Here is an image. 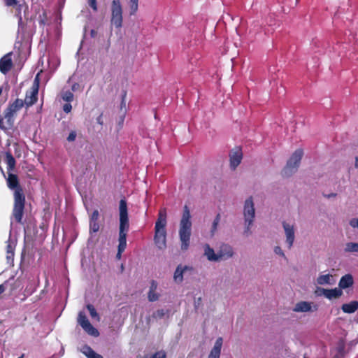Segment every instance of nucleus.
Returning a JSON list of instances; mask_svg holds the SVG:
<instances>
[{"instance_id":"nucleus-1","label":"nucleus","mask_w":358,"mask_h":358,"mask_svg":"<svg viewBox=\"0 0 358 358\" xmlns=\"http://www.w3.org/2000/svg\"><path fill=\"white\" fill-rule=\"evenodd\" d=\"M7 185L10 189H14L13 216L17 222H20L23 215L25 197L19 185L18 178L15 174L8 173Z\"/></svg>"},{"instance_id":"nucleus-2","label":"nucleus","mask_w":358,"mask_h":358,"mask_svg":"<svg viewBox=\"0 0 358 358\" xmlns=\"http://www.w3.org/2000/svg\"><path fill=\"white\" fill-rule=\"evenodd\" d=\"M192 221L190 211L187 206H185L183 213L180 221L179 238L181 242V250L186 251L189 246L190 237L192 234Z\"/></svg>"},{"instance_id":"nucleus-3","label":"nucleus","mask_w":358,"mask_h":358,"mask_svg":"<svg viewBox=\"0 0 358 358\" xmlns=\"http://www.w3.org/2000/svg\"><path fill=\"white\" fill-rule=\"evenodd\" d=\"M119 213L120 228L117 250L120 252H124L127 247V234L129 227L127 205L125 199H121L120 201Z\"/></svg>"},{"instance_id":"nucleus-4","label":"nucleus","mask_w":358,"mask_h":358,"mask_svg":"<svg viewBox=\"0 0 358 358\" xmlns=\"http://www.w3.org/2000/svg\"><path fill=\"white\" fill-rule=\"evenodd\" d=\"M110 23L112 26L120 29L122 26V6L120 0H113L110 6Z\"/></svg>"},{"instance_id":"nucleus-5","label":"nucleus","mask_w":358,"mask_h":358,"mask_svg":"<svg viewBox=\"0 0 358 358\" xmlns=\"http://www.w3.org/2000/svg\"><path fill=\"white\" fill-rule=\"evenodd\" d=\"M243 215L245 225V234L249 235L250 234V226L253 222L255 215L254 203L252 197L247 199L245 201Z\"/></svg>"},{"instance_id":"nucleus-6","label":"nucleus","mask_w":358,"mask_h":358,"mask_svg":"<svg viewBox=\"0 0 358 358\" xmlns=\"http://www.w3.org/2000/svg\"><path fill=\"white\" fill-rule=\"evenodd\" d=\"M303 156V151L301 149L296 150L288 160L287 165L283 169V175L289 176L294 173L300 164Z\"/></svg>"},{"instance_id":"nucleus-7","label":"nucleus","mask_w":358,"mask_h":358,"mask_svg":"<svg viewBox=\"0 0 358 358\" xmlns=\"http://www.w3.org/2000/svg\"><path fill=\"white\" fill-rule=\"evenodd\" d=\"M166 209L160 210L158 219L155 227V236H166Z\"/></svg>"},{"instance_id":"nucleus-8","label":"nucleus","mask_w":358,"mask_h":358,"mask_svg":"<svg viewBox=\"0 0 358 358\" xmlns=\"http://www.w3.org/2000/svg\"><path fill=\"white\" fill-rule=\"evenodd\" d=\"M78 323L89 335L95 337L99 335L98 330L91 324L85 313L83 311H80L78 313Z\"/></svg>"},{"instance_id":"nucleus-9","label":"nucleus","mask_w":358,"mask_h":358,"mask_svg":"<svg viewBox=\"0 0 358 358\" xmlns=\"http://www.w3.org/2000/svg\"><path fill=\"white\" fill-rule=\"evenodd\" d=\"M282 225L285 231V243L287 248L290 249L293 246L295 240V225L294 223L286 221L282 222Z\"/></svg>"},{"instance_id":"nucleus-10","label":"nucleus","mask_w":358,"mask_h":358,"mask_svg":"<svg viewBox=\"0 0 358 358\" xmlns=\"http://www.w3.org/2000/svg\"><path fill=\"white\" fill-rule=\"evenodd\" d=\"M23 106V100L17 99L6 108L4 113V118L8 119V122L6 127L10 125L11 119H13L15 113L20 110Z\"/></svg>"},{"instance_id":"nucleus-11","label":"nucleus","mask_w":358,"mask_h":358,"mask_svg":"<svg viewBox=\"0 0 358 358\" xmlns=\"http://www.w3.org/2000/svg\"><path fill=\"white\" fill-rule=\"evenodd\" d=\"M316 294L318 296L323 295L324 297L329 300L339 298L343 294V291L340 288L334 289H324L317 288Z\"/></svg>"},{"instance_id":"nucleus-12","label":"nucleus","mask_w":358,"mask_h":358,"mask_svg":"<svg viewBox=\"0 0 358 358\" xmlns=\"http://www.w3.org/2000/svg\"><path fill=\"white\" fill-rule=\"evenodd\" d=\"M220 262L232 258L234 255V250L232 246L227 243H222L218 249Z\"/></svg>"},{"instance_id":"nucleus-13","label":"nucleus","mask_w":358,"mask_h":358,"mask_svg":"<svg viewBox=\"0 0 358 358\" xmlns=\"http://www.w3.org/2000/svg\"><path fill=\"white\" fill-rule=\"evenodd\" d=\"M243 152L240 148L233 149L229 153L230 167L235 169L241 162Z\"/></svg>"},{"instance_id":"nucleus-14","label":"nucleus","mask_w":358,"mask_h":358,"mask_svg":"<svg viewBox=\"0 0 358 358\" xmlns=\"http://www.w3.org/2000/svg\"><path fill=\"white\" fill-rule=\"evenodd\" d=\"M317 309V306L313 305L312 302L300 301L294 306L293 310L296 313H307L315 311Z\"/></svg>"},{"instance_id":"nucleus-15","label":"nucleus","mask_w":358,"mask_h":358,"mask_svg":"<svg viewBox=\"0 0 358 358\" xmlns=\"http://www.w3.org/2000/svg\"><path fill=\"white\" fill-rule=\"evenodd\" d=\"M38 92V84L35 83L31 90L29 92H27L26 94V97L24 99V104H26L27 106H31L34 103H35L37 101V95Z\"/></svg>"},{"instance_id":"nucleus-16","label":"nucleus","mask_w":358,"mask_h":358,"mask_svg":"<svg viewBox=\"0 0 358 358\" xmlns=\"http://www.w3.org/2000/svg\"><path fill=\"white\" fill-rule=\"evenodd\" d=\"M13 66V62L11 59V53L5 55L0 59V71L6 74L11 69Z\"/></svg>"},{"instance_id":"nucleus-17","label":"nucleus","mask_w":358,"mask_h":358,"mask_svg":"<svg viewBox=\"0 0 358 358\" xmlns=\"http://www.w3.org/2000/svg\"><path fill=\"white\" fill-rule=\"evenodd\" d=\"M203 255L209 262H220L218 252H215L214 249L208 244L203 245Z\"/></svg>"},{"instance_id":"nucleus-18","label":"nucleus","mask_w":358,"mask_h":358,"mask_svg":"<svg viewBox=\"0 0 358 358\" xmlns=\"http://www.w3.org/2000/svg\"><path fill=\"white\" fill-rule=\"evenodd\" d=\"M336 280L331 274H320L316 279V284L319 285H332L335 284Z\"/></svg>"},{"instance_id":"nucleus-19","label":"nucleus","mask_w":358,"mask_h":358,"mask_svg":"<svg viewBox=\"0 0 358 358\" xmlns=\"http://www.w3.org/2000/svg\"><path fill=\"white\" fill-rule=\"evenodd\" d=\"M16 245V241L11 238L10 235L9 239L7 241L6 246V259L8 263H10L13 261L14 257V250Z\"/></svg>"},{"instance_id":"nucleus-20","label":"nucleus","mask_w":358,"mask_h":358,"mask_svg":"<svg viewBox=\"0 0 358 358\" xmlns=\"http://www.w3.org/2000/svg\"><path fill=\"white\" fill-rule=\"evenodd\" d=\"M157 282L155 280H152L148 294V299L149 301L154 302L159 299L160 294L157 292Z\"/></svg>"},{"instance_id":"nucleus-21","label":"nucleus","mask_w":358,"mask_h":358,"mask_svg":"<svg viewBox=\"0 0 358 358\" xmlns=\"http://www.w3.org/2000/svg\"><path fill=\"white\" fill-rule=\"evenodd\" d=\"M222 338H218L214 345V347L210 351L208 358H220L221 348L222 346Z\"/></svg>"},{"instance_id":"nucleus-22","label":"nucleus","mask_w":358,"mask_h":358,"mask_svg":"<svg viewBox=\"0 0 358 358\" xmlns=\"http://www.w3.org/2000/svg\"><path fill=\"white\" fill-rule=\"evenodd\" d=\"M341 309L345 313H354L358 309V301H352L350 303H344L342 305Z\"/></svg>"},{"instance_id":"nucleus-23","label":"nucleus","mask_w":358,"mask_h":358,"mask_svg":"<svg viewBox=\"0 0 358 358\" xmlns=\"http://www.w3.org/2000/svg\"><path fill=\"white\" fill-rule=\"evenodd\" d=\"M188 269V266L178 265L174 272L173 279L175 282L180 283L183 280V273Z\"/></svg>"},{"instance_id":"nucleus-24","label":"nucleus","mask_w":358,"mask_h":358,"mask_svg":"<svg viewBox=\"0 0 358 358\" xmlns=\"http://www.w3.org/2000/svg\"><path fill=\"white\" fill-rule=\"evenodd\" d=\"M353 284V278L350 274H347L343 276L339 281V288L346 289L352 286Z\"/></svg>"},{"instance_id":"nucleus-25","label":"nucleus","mask_w":358,"mask_h":358,"mask_svg":"<svg viewBox=\"0 0 358 358\" xmlns=\"http://www.w3.org/2000/svg\"><path fill=\"white\" fill-rule=\"evenodd\" d=\"M4 5L7 7H12L16 8L18 14L20 15L21 10L22 8V0H3Z\"/></svg>"},{"instance_id":"nucleus-26","label":"nucleus","mask_w":358,"mask_h":358,"mask_svg":"<svg viewBox=\"0 0 358 358\" xmlns=\"http://www.w3.org/2000/svg\"><path fill=\"white\" fill-rule=\"evenodd\" d=\"M344 252L346 253H358V243H347L345 245Z\"/></svg>"},{"instance_id":"nucleus-27","label":"nucleus","mask_w":358,"mask_h":358,"mask_svg":"<svg viewBox=\"0 0 358 358\" xmlns=\"http://www.w3.org/2000/svg\"><path fill=\"white\" fill-rule=\"evenodd\" d=\"M6 162L8 166V171H11L14 169L15 166V159L13 157L10 152H7L6 153Z\"/></svg>"},{"instance_id":"nucleus-28","label":"nucleus","mask_w":358,"mask_h":358,"mask_svg":"<svg viewBox=\"0 0 358 358\" xmlns=\"http://www.w3.org/2000/svg\"><path fill=\"white\" fill-rule=\"evenodd\" d=\"M155 243L159 249H164L166 245V236H155Z\"/></svg>"},{"instance_id":"nucleus-29","label":"nucleus","mask_w":358,"mask_h":358,"mask_svg":"<svg viewBox=\"0 0 358 358\" xmlns=\"http://www.w3.org/2000/svg\"><path fill=\"white\" fill-rule=\"evenodd\" d=\"M127 3L129 8V14L134 15L138 8V0H127Z\"/></svg>"},{"instance_id":"nucleus-30","label":"nucleus","mask_w":358,"mask_h":358,"mask_svg":"<svg viewBox=\"0 0 358 358\" xmlns=\"http://www.w3.org/2000/svg\"><path fill=\"white\" fill-rule=\"evenodd\" d=\"M59 60L56 57H52L48 59V66L50 71H55L59 65Z\"/></svg>"},{"instance_id":"nucleus-31","label":"nucleus","mask_w":358,"mask_h":358,"mask_svg":"<svg viewBox=\"0 0 358 358\" xmlns=\"http://www.w3.org/2000/svg\"><path fill=\"white\" fill-rule=\"evenodd\" d=\"M8 119L1 118L0 119V129L3 131H7L13 127L14 123V119H11L10 125L9 127H6L8 124Z\"/></svg>"},{"instance_id":"nucleus-32","label":"nucleus","mask_w":358,"mask_h":358,"mask_svg":"<svg viewBox=\"0 0 358 358\" xmlns=\"http://www.w3.org/2000/svg\"><path fill=\"white\" fill-rule=\"evenodd\" d=\"M87 308L89 310L92 318H94V319L96 320L97 321H99L100 318H99V314L97 313L94 307L91 304H88L87 306Z\"/></svg>"},{"instance_id":"nucleus-33","label":"nucleus","mask_w":358,"mask_h":358,"mask_svg":"<svg viewBox=\"0 0 358 358\" xmlns=\"http://www.w3.org/2000/svg\"><path fill=\"white\" fill-rule=\"evenodd\" d=\"M62 98L64 101L66 102H71L73 99V94L69 90L64 91L62 92Z\"/></svg>"},{"instance_id":"nucleus-34","label":"nucleus","mask_w":358,"mask_h":358,"mask_svg":"<svg viewBox=\"0 0 358 358\" xmlns=\"http://www.w3.org/2000/svg\"><path fill=\"white\" fill-rule=\"evenodd\" d=\"M220 221V215L217 214L215 218L213 220L211 229V234L213 235L217 230V226Z\"/></svg>"},{"instance_id":"nucleus-35","label":"nucleus","mask_w":358,"mask_h":358,"mask_svg":"<svg viewBox=\"0 0 358 358\" xmlns=\"http://www.w3.org/2000/svg\"><path fill=\"white\" fill-rule=\"evenodd\" d=\"M99 229V224L98 221H90V232L96 233Z\"/></svg>"},{"instance_id":"nucleus-36","label":"nucleus","mask_w":358,"mask_h":358,"mask_svg":"<svg viewBox=\"0 0 358 358\" xmlns=\"http://www.w3.org/2000/svg\"><path fill=\"white\" fill-rule=\"evenodd\" d=\"M144 358H166V353L164 351H159L150 357L145 356Z\"/></svg>"},{"instance_id":"nucleus-37","label":"nucleus","mask_w":358,"mask_h":358,"mask_svg":"<svg viewBox=\"0 0 358 358\" xmlns=\"http://www.w3.org/2000/svg\"><path fill=\"white\" fill-rule=\"evenodd\" d=\"M46 21H47L46 13L44 10H43L42 14L39 15L38 22L41 25L43 26L45 24Z\"/></svg>"},{"instance_id":"nucleus-38","label":"nucleus","mask_w":358,"mask_h":358,"mask_svg":"<svg viewBox=\"0 0 358 358\" xmlns=\"http://www.w3.org/2000/svg\"><path fill=\"white\" fill-rule=\"evenodd\" d=\"M166 313V312L164 309L157 310L156 312L153 313V317L162 318L165 315Z\"/></svg>"},{"instance_id":"nucleus-39","label":"nucleus","mask_w":358,"mask_h":358,"mask_svg":"<svg viewBox=\"0 0 358 358\" xmlns=\"http://www.w3.org/2000/svg\"><path fill=\"white\" fill-rule=\"evenodd\" d=\"M273 251L275 254L283 257L284 259H286V256L280 246H275L273 249Z\"/></svg>"},{"instance_id":"nucleus-40","label":"nucleus","mask_w":358,"mask_h":358,"mask_svg":"<svg viewBox=\"0 0 358 358\" xmlns=\"http://www.w3.org/2000/svg\"><path fill=\"white\" fill-rule=\"evenodd\" d=\"M92 351L93 350L88 345H84L81 348V352L86 356H88L90 353L92 354Z\"/></svg>"},{"instance_id":"nucleus-41","label":"nucleus","mask_w":358,"mask_h":358,"mask_svg":"<svg viewBox=\"0 0 358 358\" xmlns=\"http://www.w3.org/2000/svg\"><path fill=\"white\" fill-rule=\"evenodd\" d=\"M71 109H72V106L71 104L70 103V102H67L66 103H65L64 106H63V110L66 113H69L71 111Z\"/></svg>"},{"instance_id":"nucleus-42","label":"nucleus","mask_w":358,"mask_h":358,"mask_svg":"<svg viewBox=\"0 0 358 358\" xmlns=\"http://www.w3.org/2000/svg\"><path fill=\"white\" fill-rule=\"evenodd\" d=\"M99 216V211L97 210H94V212L92 213V214L91 215L90 221H98Z\"/></svg>"},{"instance_id":"nucleus-43","label":"nucleus","mask_w":358,"mask_h":358,"mask_svg":"<svg viewBox=\"0 0 358 358\" xmlns=\"http://www.w3.org/2000/svg\"><path fill=\"white\" fill-rule=\"evenodd\" d=\"M76 132L75 131H72L69 136L67 137V141L69 142H73L76 140Z\"/></svg>"},{"instance_id":"nucleus-44","label":"nucleus","mask_w":358,"mask_h":358,"mask_svg":"<svg viewBox=\"0 0 358 358\" xmlns=\"http://www.w3.org/2000/svg\"><path fill=\"white\" fill-rule=\"evenodd\" d=\"M88 4L94 11L97 10V5L96 0H88Z\"/></svg>"},{"instance_id":"nucleus-45","label":"nucleus","mask_w":358,"mask_h":358,"mask_svg":"<svg viewBox=\"0 0 358 358\" xmlns=\"http://www.w3.org/2000/svg\"><path fill=\"white\" fill-rule=\"evenodd\" d=\"M350 225L352 228H357L358 229V219L357 218H353L350 221Z\"/></svg>"},{"instance_id":"nucleus-46","label":"nucleus","mask_w":358,"mask_h":358,"mask_svg":"<svg viewBox=\"0 0 358 358\" xmlns=\"http://www.w3.org/2000/svg\"><path fill=\"white\" fill-rule=\"evenodd\" d=\"M64 354V349L63 347H62L59 352L58 354L53 355L50 358H60L62 357Z\"/></svg>"},{"instance_id":"nucleus-47","label":"nucleus","mask_w":358,"mask_h":358,"mask_svg":"<svg viewBox=\"0 0 358 358\" xmlns=\"http://www.w3.org/2000/svg\"><path fill=\"white\" fill-rule=\"evenodd\" d=\"M64 354V349L63 347H62L59 352L58 354L53 355L50 358H60L62 357Z\"/></svg>"},{"instance_id":"nucleus-48","label":"nucleus","mask_w":358,"mask_h":358,"mask_svg":"<svg viewBox=\"0 0 358 358\" xmlns=\"http://www.w3.org/2000/svg\"><path fill=\"white\" fill-rule=\"evenodd\" d=\"M96 122L99 124L100 125H103V120H102V114H101L99 117L96 118Z\"/></svg>"},{"instance_id":"nucleus-49","label":"nucleus","mask_w":358,"mask_h":358,"mask_svg":"<svg viewBox=\"0 0 358 358\" xmlns=\"http://www.w3.org/2000/svg\"><path fill=\"white\" fill-rule=\"evenodd\" d=\"M6 290V287L3 284L0 285V294Z\"/></svg>"},{"instance_id":"nucleus-50","label":"nucleus","mask_w":358,"mask_h":358,"mask_svg":"<svg viewBox=\"0 0 358 358\" xmlns=\"http://www.w3.org/2000/svg\"><path fill=\"white\" fill-rule=\"evenodd\" d=\"M123 252H120L119 250H117V255H116V258L117 259H121V257H122V253Z\"/></svg>"},{"instance_id":"nucleus-51","label":"nucleus","mask_w":358,"mask_h":358,"mask_svg":"<svg viewBox=\"0 0 358 358\" xmlns=\"http://www.w3.org/2000/svg\"><path fill=\"white\" fill-rule=\"evenodd\" d=\"M96 354V353L93 350L92 352V354L90 353V355H88V356H87V358H93L95 356Z\"/></svg>"},{"instance_id":"nucleus-52","label":"nucleus","mask_w":358,"mask_h":358,"mask_svg":"<svg viewBox=\"0 0 358 358\" xmlns=\"http://www.w3.org/2000/svg\"><path fill=\"white\" fill-rule=\"evenodd\" d=\"M355 166L356 168H358V157H355Z\"/></svg>"},{"instance_id":"nucleus-53","label":"nucleus","mask_w":358,"mask_h":358,"mask_svg":"<svg viewBox=\"0 0 358 358\" xmlns=\"http://www.w3.org/2000/svg\"><path fill=\"white\" fill-rule=\"evenodd\" d=\"M78 87V85L76 83V84H74V85L72 86V90H73V91H75V90L77 89V87Z\"/></svg>"},{"instance_id":"nucleus-54","label":"nucleus","mask_w":358,"mask_h":358,"mask_svg":"<svg viewBox=\"0 0 358 358\" xmlns=\"http://www.w3.org/2000/svg\"><path fill=\"white\" fill-rule=\"evenodd\" d=\"M93 358H103V357H102V356H101L100 355L96 353Z\"/></svg>"},{"instance_id":"nucleus-55","label":"nucleus","mask_w":358,"mask_h":358,"mask_svg":"<svg viewBox=\"0 0 358 358\" xmlns=\"http://www.w3.org/2000/svg\"><path fill=\"white\" fill-rule=\"evenodd\" d=\"M24 354H22V355L20 357H18V358H23V357H24Z\"/></svg>"},{"instance_id":"nucleus-56","label":"nucleus","mask_w":358,"mask_h":358,"mask_svg":"<svg viewBox=\"0 0 358 358\" xmlns=\"http://www.w3.org/2000/svg\"><path fill=\"white\" fill-rule=\"evenodd\" d=\"M0 170L1 171V172H3V170L2 168H0Z\"/></svg>"},{"instance_id":"nucleus-57","label":"nucleus","mask_w":358,"mask_h":358,"mask_svg":"<svg viewBox=\"0 0 358 358\" xmlns=\"http://www.w3.org/2000/svg\"><path fill=\"white\" fill-rule=\"evenodd\" d=\"M0 170L1 171V172H3V170L2 168H0Z\"/></svg>"},{"instance_id":"nucleus-58","label":"nucleus","mask_w":358,"mask_h":358,"mask_svg":"<svg viewBox=\"0 0 358 358\" xmlns=\"http://www.w3.org/2000/svg\"><path fill=\"white\" fill-rule=\"evenodd\" d=\"M0 170L1 171V172H3V170L2 168H0Z\"/></svg>"},{"instance_id":"nucleus-59","label":"nucleus","mask_w":358,"mask_h":358,"mask_svg":"<svg viewBox=\"0 0 358 358\" xmlns=\"http://www.w3.org/2000/svg\"><path fill=\"white\" fill-rule=\"evenodd\" d=\"M331 196H336V194H332Z\"/></svg>"}]
</instances>
